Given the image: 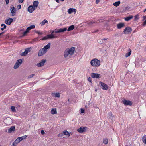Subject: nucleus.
<instances>
[{
    "mask_svg": "<svg viewBox=\"0 0 146 146\" xmlns=\"http://www.w3.org/2000/svg\"><path fill=\"white\" fill-rule=\"evenodd\" d=\"M13 19L11 18H9L8 20H6L5 21V23L7 25H10L13 21Z\"/></svg>",
    "mask_w": 146,
    "mask_h": 146,
    "instance_id": "14",
    "label": "nucleus"
},
{
    "mask_svg": "<svg viewBox=\"0 0 146 146\" xmlns=\"http://www.w3.org/2000/svg\"><path fill=\"white\" fill-rule=\"evenodd\" d=\"M99 21L98 22H96L95 21H90L89 22H88L87 23V24L90 26L92 25H93L94 23H98L99 22H100L99 21Z\"/></svg>",
    "mask_w": 146,
    "mask_h": 146,
    "instance_id": "23",
    "label": "nucleus"
},
{
    "mask_svg": "<svg viewBox=\"0 0 146 146\" xmlns=\"http://www.w3.org/2000/svg\"><path fill=\"white\" fill-rule=\"evenodd\" d=\"M63 132H62V133H59V134H58V137H62L64 135V134H63Z\"/></svg>",
    "mask_w": 146,
    "mask_h": 146,
    "instance_id": "38",
    "label": "nucleus"
},
{
    "mask_svg": "<svg viewBox=\"0 0 146 146\" xmlns=\"http://www.w3.org/2000/svg\"><path fill=\"white\" fill-rule=\"evenodd\" d=\"M19 2L20 3H22L23 2L24 0H18Z\"/></svg>",
    "mask_w": 146,
    "mask_h": 146,
    "instance_id": "50",
    "label": "nucleus"
},
{
    "mask_svg": "<svg viewBox=\"0 0 146 146\" xmlns=\"http://www.w3.org/2000/svg\"><path fill=\"white\" fill-rule=\"evenodd\" d=\"M15 126H12L8 130V132L9 133H11L12 132H14L15 131Z\"/></svg>",
    "mask_w": 146,
    "mask_h": 146,
    "instance_id": "19",
    "label": "nucleus"
},
{
    "mask_svg": "<svg viewBox=\"0 0 146 146\" xmlns=\"http://www.w3.org/2000/svg\"><path fill=\"white\" fill-rule=\"evenodd\" d=\"M63 134H64V135H67L68 136H70L69 133L67 130H65L63 131Z\"/></svg>",
    "mask_w": 146,
    "mask_h": 146,
    "instance_id": "30",
    "label": "nucleus"
},
{
    "mask_svg": "<svg viewBox=\"0 0 146 146\" xmlns=\"http://www.w3.org/2000/svg\"><path fill=\"white\" fill-rule=\"evenodd\" d=\"M132 31V28L129 27H126L124 30L123 33L125 34H129Z\"/></svg>",
    "mask_w": 146,
    "mask_h": 146,
    "instance_id": "7",
    "label": "nucleus"
},
{
    "mask_svg": "<svg viewBox=\"0 0 146 146\" xmlns=\"http://www.w3.org/2000/svg\"><path fill=\"white\" fill-rule=\"evenodd\" d=\"M99 31L98 30H97L96 31H94L93 32L94 33H95V32H98V31Z\"/></svg>",
    "mask_w": 146,
    "mask_h": 146,
    "instance_id": "59",
    "label": "nucleus"
},
{
    "mask_svg": "<svg viewBox=\"0 0 146 146\" xmlns=\"http://www.w3.org/2000/svg\"><path fill=\"white\" fill-rule=\"evenodd\" d=\"M34 74H32L31 75H30L28 76V78H30L33 77L35 76Z\"/></svg>",
    "mask_w": 146,
    "mask_h": 146,
    "instance_id": "41",
    "label": "nucleus"
},
{
    "mask_svg": "<svg viewBox=\"0 0 146 146\" xmlns=\"http://www.w3.org/2000/svg\"><path fill=\"white\" fill-rule=\"evenodd\" d=\"M122 102L124 105L126 106H131L132 104V103L131 101L129 100H127L125 99L123 100Z\"/></svg>",
    "mask_w": 146,
    "mask_h": 146,
    "instance_id": "9",
    "label": "nucleus"
},
{
    "mask_svg": "<svg viewBox=\"0 0 146 146\" xmlns=\"http://www.w3.org/2000/svg\"><path fill=\"white\" fill-rule=\"evenodd\" d=\"M17 7L18 8V10L20 9L21 7V5H19L17 6Z\"/></svg>",
    "mask_w": 146,
    "mask_h": 146,
    "instance_id": "47",
    "label": "nucleus"
},
{
    "mask_svg": "<svg viewBox=\"0 0 146 146\" xmlns=\"http://www.w3.org/2000/svg\"><path fill=\"white\" fill-rule=\"evenodd\" d=\"M29 32L28 31H27L26 30L24 32L23 34V36H25L26 35V34H27V33H28Z\"/></svg>",
    "mask_w": 146,
    "mask_h": 146,
    "instance_id": "43",
    "label": "nucleus"
},
{
    "mask_svg": "<svg viewBox=\"0 0 146 146\" xmlns=\"http://www.w3.org/2000/svg\"><path fill=\"white\" fill-rule=\"evenodd\" d=\"M4 33V32H3L0 33V35H1V34H3Z\"/></svg>",
    "mask_w": 146,
    "mask_h": 146,
    "instance_id": "62",
    "label": "nucleus"
},
{
    "mask_svg": "<svg viewBox=\"0 0 146 146\" xmlns=\"http://www.w3.org/2000/svg\"><path fill=\"white\" fill-rule=\"evenodd\" d=\"M133 17L132 15H129V16L125 18V19L126 21H128L130 20Z\"/></svg>",
    "mask_w": 146,
    "mask_h": 146,
    "instance_id": "24",
    "label": "nucleus"
},
{
    "mask_svg": "<svg viewBox=\"0 0 146 146\" xmlns=\"http://www.w3.org/2000/svg\"><path fill=\"white\" fill-rule=\"evenodd\" d=\"M27 137V136L26 135L22 136L21 137H19V139H20V141H21L22 140H23V139H25Z\"/></svg>",
    "mask_w": 146,
    "mask_h": 146,
    "instance_id": "33",
    "label": "nucleus"
},
{
    "mask_svg": "<svg viewBox=\"0 0 146 146\" xmlns=\"http://www.w3.org/2000/svg\"><path fill=\"white\" fill-rule=\"evenodd\" d=\"M12 35L11 33H6L5 34L4 36H11Z\"/></svg>",
    "mask_w": 146,
    "mask_h": 146,
    "instance_id": "37",
    "label": "nucleus"
},
{
    "mask_svg": "<svg viewBox=\"0 0 146 146\" xmlns=\"http://www.w3.org/2000/svg\"><path fill=\"white\" fill-rule=\"evenodd\" d=\"M146 18V17L145 16H143V20H145Z\"/></svg>",
    "mask_w": 146,
    "mask_h": 146,
    "instance_id": "55",
    "label": "nucleus"
},
{
    "mask_svg": "<svg viewBox=\"0 0 146 146\" xmlns=\"http://www.w3.org/2000/svg\"><path fill=\"white\" fill-rule=\"evenodd\" d=\"M56 1L57 3H59V0H56Z\"/></svg>",
    "mask_w": 146,
    "mask_h": 146,
    "instance_id": "58",
    "label": "nucleus"
},
{
    "mask_svg": "<svg viewBox=\"0 0 146 146\" xmlns=\"http://www.w3.org/2000/svg\"><path fill=\"white\" fill-rule=\"evenodd\" d=\"M26 31H28V32H29V29H28V28H27L26 29Z\"/></svg>",
    "mask_w": 146,
    "mask_h": 146,
    "instance_id": "54",
    "label": "nucleus"
},
{
    "mask_svg": "<svg viewBox=\"0 0 146 146\" xmlns=\"http://www.w3.org/2000/svg\"><path fill=\"white\" fill-rule=\"evenodd\" d=\"M18 144L15 141L12 144V145L13 146H16L17 145V144Z\"/></svg>",
    "mask_w": 146,
    "mask_h": 146,
    "instance_id": "42",
    "label": "nucleus"
},
{
    "mask_svg": "<svg viewBox=\"0 0 146 146\" xmlns=\"http://www.w3.org/2000/svg\"><path fill=\"white\" fill-rule=\"evenodd\" d=\"M108 143V140L107 139H104L103 143L105 144H107Z\"/></svg>",
    "mask_w": 146,
    "mask_h": 146,
    "instance_id": "36",
    "label": "nucleus"
},
{
    "mask_svg": "<svg viewBox=\"0 0 146 146\" xmlns=\"http://www.w3.org/2000/svg\"><path fill=\"white\" fill-rule=\"evenodd\" d=\"M11 13V15L12 16H14L15 15L16 9L13 6V7H11L10 9Z\"/></svg>",
    "mask_w": 146,
    "mask_h": 146,
    "instance_id": "13",
    "label": "nucleus"
},
{
    "mask_svg": "<svg viewBox=\"0 0 146 146\" xmlns=\"http://www.w3.org/2000/svg\"><path fill=\"white\" fill-rule=\"evenodd\" d=\"M47 23L48 21L46 19H44L40 23V24L41 26H43L46 23Z\"/></svg>",
    "mask_w": 146,
    "mask_h": 146,
    "instance_id": "32",
    "label": "nucleus"
},
{
    "mask_svg": "<svg viewBox=\"0 0 146 146\" xmlns=\"http://www.w3.org/2000/svg\"><path fill=\"white\" fill-rule=\"evenodd\" d=\"M35 8L32 5H30L28 7V11L30 13H32L35 10Z\"/></svg>",
    "mask_w": 146,
    "mask_h": 146,
    "instance_id": "15",
    "label": "nucleus"
},
{
    "mask_svg": "<svg viewBox=\"0 0 146 146\" xmlns=\"http://www.w3.org/2000/svg\"><path fill=\"white\" fill-rule=\"evenodd\" d=\"M108 117L111 120H113L114 118V116L111 113L108 114Z\"/></svg>",
    "mask_w": 146,
    "mask_h": 146,
    "instance_id": "22",
    "label": "nucleus"
},
{
    "mask_svg": "<svg viewBox=\"0 0 146 146\" xmlns=\"http://www.w3.org/2000/svg\"><path fill=\"white\" fill-rule=\"evenodd\" d=\"M41 133L42 135H44L45 133L44 131V130H42L41 131Z\"/></svg>",
    "mask_w": 146,
    "mask_h": 146,
    "instance_id": "48",
    "label": "nucleus"
},
{
    "mask_svg": "<svg viewBox=\"0 0 146 146\" xmlns=\"http://www.w3.org/2000/svg\"><path fill=\"white\" fill-rule=\"evenodd\" d=\"M28 28V29H29V30H31V28H30L29 27H27Z\"/></svg>",
    "mask_w": 146,
    "mask_h": 146,
    "instance_id": "61",
    "label": "nucleus"
},
{
    "mask_svg": "<svg viewBox=\"0 0 146 146\" xmlns=\"http://www.w3.org/2000/svg\"><path fill=\"white\" fill-rule=\"evenodd\" d=\"M55 37H43V38L41 39L42 40H46L48 39H52Z\"/></svg>",
    "mask_w": 146,
    "mask_h": 146,
    "instance_id": "29",
    "label": "nucleus"
},
{
    "mask_svg": "<svg viewBox=\"0 0 146 146\" xmlns=\"http://www.w3.org/2000/svg\"><path fill=\"white\" fill-rule=\"evenodd\" d=\"M22 62L23 61L22 59H19L17 60L14 65V68L15 69L17 68Z\"/></svg>",
    "mask_w": 146,
    "mask_h": 146,
    "instance_id": "4",
    "label": "nucleus"
},
{
    "mask_svg": "<svg viewBox=\"0 0 146 146\" xmlns=\"http://www.w3.org/2000/svg\"><path fill=\"white\" fill-rule=\"evenodd\" d=\"M5 25V24H1V26H4V25Z\"/></svg>",
    "mask_w": 146,
    "mask_h": 146,
    "instance_id": "63",
    "label": "nucleus"
},
{
    "mask_svg": "<svg viewBox=\"0 0 146 146\" xmlns=\"http://www.w3.org/2000/svg\"><path fill=\"white\" fill-rule=\"evenodd\" d=\"M6 27V26L5 25H4V27H3V28L4 29H5Z\"/></svg>",
    "mask_w": 146,
    "mask_h": 146,
    "instance_id": "56",
    "label": "nucleus"
},
{
    "mask_svg": "<svg viewBox=\"0 0 146 146\" xmlns=\"http://www.w3.org/2000/svg\"><path fill=\"white\" fill-rule=\"evenodd\" d=\"M39 2L38 1H34L33 3V6L34 8L37 7L38 5Z\"/></svg>",
    "mask_w": 146,
    "mask_h": 146,
    "instance_id": "21",
    "label": "nucleus"
},
{
    "mask_svg": "<svg viewBox=\"0 0 146 146\" xmlns=\"http://www.w3.org/2000/svg\"><path fill=\"white\" fill-rule=\"evenodd\" d=\"M146 9H145L143 11V12H146Z\"/></svg>",
    "mask_w": 146,
    "mask_h": 146,
    "instance_id": "64",
    "label": "nucleus"
},
{
    "mask_svg": "<svg viewBox=\"0 0 146 146\" xmlns=\"http://www.w3.org/2000/svg\"><path fill=\"white\" fill-rule=\"evenodd\" d=\"M125 26V23H121L117 25V28L118 29H120L124 27Z\"/></svg>",
    "mask_w": 146,
    "mask_h": 146,
    "instance_id": "16",
    "label": "nucleus"
},
{
    "mask_svg": "<svg viewBox=\"0 0 146 146\" xmlns=\"http://www.w3.org/2000/svg\"><path fill=\"white\" fill-rule=\"evenodd\" d=\"M99 85H100L101 88L104 90H107L108 89V86L105 83L101 81L99 82Z\"/></svg>",
    "mask_w": 146,
    "mask_h": 146,
    "instance_id": "5",
    "label": "nucleus"
},
{
    "mask_svg": "<svg viewBox=\"0 0 146 146\" xmlns=\"http://www.w3.org/2000/svg\"><path fill=\"white\" fill-rule=\"evenodd\" d=\"M138 16L137 15H135V18H134V20H136L137 19H138Z\"/></svg>",
    "mask_w": 146,
    "mask_h": 146,
    "instance_id": "49",
    "label": "nucleus"
},
{
    "mask_svg": "<svg viewBox=\"0 0 146 146\" xmlns=\"http://www.w3.org/2000/svg\"><path fill=\"white\" fill-rule=\"evenodd\" d=\"M67 28L66 27L63 28H61L59 29H56L53 31L50 30V32H48V33H51V34H48L46 36H55L56 33L61 32H63L66 31Z\"/></svg>",
    "mask_w": 146,
    "mask_h": 146,
    "instance_id": "1",
    "label": "nucleus"
},
{
    "mask_svg": "<svg viewBox=\"0 0 146 146\" xmlns=\"http://www.w3.org/2000/svg\"><path fill=\"white\" fill-rule=\"evenodd\" d=\"M6 2V3L7 5L9 4V0H5Z\"/></svg>",
    "mask_w": 146,
    "mask_h": 146,
    "instance_id": "51",
    "label": "nucleus"
},
{
    "mask_svg": "<svg viewBox=\"0 0 146 146\" xmlns=\"http://www.w3.org/2000/svg\"><path fill=\"white\" fill-rule=\"evenodd\" d=\"M121 2L120 1H118L117 2H116L113 3V5L116 7H117L120 4Z\"/></svg>",
    "mask_w": 146,
    "mask_h": 146,
    "instance_id": "28",
    "label": "nucleus"
},
{
    "mask_svg": "<svg viewBox=\"0 0 146 146\" xmlns=\"http://www.w3.org/2000/svg\"><path fill=\"white\" fill-rule=\"evenodd\" d=\"M31 48H28L25 49L24 52H22L21 53L20 55L22 56H26L28 53L29 52H30V49Z\"/></svg>",
    "mask_w": 146,
    "mask_h": 146,
    "instance_id": "8",
    "label": "nucleus"
},
{
    "mask_svg": "<svg viewBox=\"0 0 146 146\" xmlns=\"http://www.w3.org/2000/svg\"><path fill=\"white\" fill-rule=\"evenodd\" d=\"M76 10L74 8H70L68 10V12L69 14H71L72 12L76 13Z\"/></svg>",
    "mask_w": 146,
    "mask_h": 146,
    "instance_id": "17",
    "label": "nucleus"
},
{
    "mask_svg": "<svg viewBox=\"0 0 146 146\" xmlns=\"http://www.w3.org/2000/svg\"><path fill=\"white\" fill-rule=\"evenodd\" d=\"M35 32L36 33L38 34L39 35H42L43 33L40 31H35Z\"/></svg>",
    "mask_w": 146,
    "mask_h": 146,
    "instance_id": "31",
    "label": "nucleus"
},
{
    "mask_svg": "<svg viewBox=\"0 0 146 146\" xmlns=\"http://www.w3.org/2000/svg\"><path fill=\"white\" fill-rule=\"evenodd\" d=\"M129 52L126 53L125 56L126 57H128L130 56L131 54V50L129 48L128 50Z\"/></svg>",
    "mask_w": 146,
    "mask_h": 146,
    "instance_id": "25",
    "label": "nucleus"
},
{
    "mask_svg": "<svg viewBox=\"0 0 146 146\" xmlns=\"http://www.w3.org/2000/svg\"><path fill=\"white\" fill-rule=\"evenodd\" d=\"M55 96L57 97H60V93H56L55 94Z\"/></svg>",
    "mask_w": 146,
    "mask_h": 146,
    "instance_id": "39",
    "label": "nucleus"
},
{
    "mask_svg": "<svg viewBox=\"0 0 146 146\" xmlns=\"http://www.w3.org/2000/svg\"><path fill=\"white\" fill-rule=\"evenodd\" d=\"M19 138L18 137L16 140L15 141L17 143H19L21 141L20 140V139H19Z\"/></svg>",
    "mask_w": 146,
    "mask_h": 146,
    "instance_id": "40",
    "label": "nucleus"
},
{
    "mask_svg": "<svg viewBox=\"0 0 146 146\" xmlns=\"http://www.w3.org/2000/svg\"><path fill=\"white\" fill-rule=\"evenodd\" d=\"M146 24V19L145 21L143 23V25H145Z\"/></svg>",
    "mask_w": 146,
    "mask_h": 146,
    "instance_id": "52",
    "label": "nucleus"
},
{
    "mask_svg": "<svg viewBox=\"0 0 146 146\" xmlns=\"http://www.w3.org/2000/svg\"><path fill=\"white\" fill-rule=\"evenodd\" d=\"M46 59H42L41 60L40 62L36 64V66L38 67H40L43 66L44 65V63L46 62Z\"/></svg>",
    "mask_w": 146,
    "mask_h": 146,
    "instance_id": "10",
    "label": "nucleus"
},
{
    "mask_svg": "<svg viewBox=\"0 0 146 146\" xmlns=\"http://www.w3.org/2000/svg\"><path fill=\"white\" fill-rule=\"evenodd\" d=\"M107 39L106 38H104L103 39H99L98 40V42L100 44H102L103 43L105 42Z\"/></svg>",
    "mask_w": 146,
    "mask_h": 146,
    "instance_id": "20",
    "label": "nucleus"
},
{
    "mask_svg": "<svg viewBox=\"0 0 146 146\" xmlns=\"http://www.w3.org/2000/svg\"><path fill=\"white\" fill-rule=\"evenodd\" d=\"M46 52L45 50H44L42 48L39 51L38 55L39 56H43Z\"/></svg>",
    "mask_w": 146,
    "mask_h": 146,
    "instance_id": "12",
    "label": "nucleus"
},
{
    "mask_svg": "<svg viewBox=\"0 0 146 146\" xmlns=\"http://www.w3.org/2000/svg\"><path fill=\"white\" fill-rule=\"evenodd\" d=\"M28 28V29H29V30H31V28H30L29 27H27Z\"/></svg>",
    "mask_w": 146,
    "mask_h": 146,
    "instance_id": "60",
    "label": "nucleus"
},
{
    "mask_svg": "<svg viewBox=\"0 0 146 146\" xmlns=\"http://www.w3.org/2000/svg\"><path fill=\"white\" fill-rule=\"evenodd\" d=\"M11 109L12 111L13 112H15L16 111L15 107L13 106H11Z\"/></svg>",
    "mask_w": 146,
    "mask_h": 146,
    "instance_id": "34",
    "label": "nucleus"
},
{
    "mask_svg": "<svg viewBox=\"0 0 146 146\" xmlns=\"http://www.w3.org/2000/svg\"><path fill=\"white\" fill-rule=\"evenodd\" d=\"M74 28V25H72L70 26L68 28L67 30L68 31L73 30Z\"/></svg>",
    "mask_w": 146,
    "mask_h": 146,
    "instance_id": "27",
    "label": "nucleus"
},
{
    "mask_svg": "<svg viewBox=\"0 0 146 146\" xmlns=\"http://www.w3.org/2000/svg\"><path fill=\"white\" fill-rule=\"evenodd\" d=\"M88 81H89L91 83H92V78L89 77L88 78Z\"/></svg>",
    "mask_w": 146,
    "mask_h": 146,
    "instance_id": "46",
    "label": "nucleus"
},
{
    "mask_svg": "<svg viewBox=\"0 0 146 146\" xmlns=\"http://www.w3.org/2000/svg\"><path fill=\"white\" fill-rule=\"evenodd\" d=\"M87 129L88 128L86 127L81 126L77 129V131L79 133H82L86 132Z\"/></svg>",
    "mask_w": 146,
    "mask_h": 146,
    "instance_id": "6",
    "label": "nucleus"
},
{
    "mask_svg": "<svg viewBox=\"0 0 146 146\" xmlns=\"http://www.w3.org/2000/svg\"><path fill=\"white\" fill-rule=\"evenodd\" d=\"M39 40V37H37L33 40V42H35L38 41Z\"/></svg>",
    "mask_w": 146,
    "mask_h": 146,
    "instance_id": "35",
    "label": "nucleus"
},
{
    "mask_svg": "<svg viewBox=\"0 0 146 146\" xmlns=\"http://www.w3.org/2000/svg\"><path fill=\"white\" fill-rule=\"evenodd\" d=\"M85 107L86 108H88V106L87 105H85Z\"/></svg>",
    "mask_w": 146,
    "mask_h": 146,
    "instance_id": "57",
    "label": "nucleus"
},
{
    "mask_svg": "<svg viewBox=\"0 0 146 146\" xmlns=\"http://www.w3.org/2000/svg\"><path fill=\"white\" fill-rule=\"evenodd\" d=\"M75 48L72 47L68 49H66L64 52V56L65 58L67 57L69 54L72 55L73 54L75 51Z\"/></svg>",
    "mask_w": 146,
    "mask_h": 146,
    "instance_id": "2",
    "label": "nucleus"
},
{
    "mask_svg": "<svg viewBox=\"0 0 146 146\" xmlns=\"http://www.w3.org/2000/svg\"><path fill=\"white\" fill-rule=\"evenodd\" d=\"M29 27L30 28H31V29L34 28L35 27V25H31Z\"/></svg>",
    "mask_w": 146,
    "mask_h": 146,
    "instance_id": "44",
    "label": "nucleus"
},
{
    "mask_svg": "<svg viewBox=\"0 0 146 146\" xmlns=\"http://www.w3.org/2000/svg\"><path fill=\"white\" fill-rule=\"evenodd\" d=\"M100 63V60L96 58L90 61V64L93 66L98 67Z\"/></svg>",
    "mask_w": 146,
    "mask_h": 146,
    "instance_id": "3",
    "label": "nucleus"
},
{
    "mask_svg": "<svg viewBox=\"0 0 146 146\" xmlns=\"http://www.w3.org/2000/svg\"><path fill=\"white\" fill-rule=\"evenodd\" d=\"M99 2H100L99 0H96V4H98L99 3Z\"/></svg>",
    "mask_w": 146,
    "mask_h": 146,
    "instance_id": "53",
    "label": "nucleus"
},
{
    "mask_svg": "<svg viewBox=\"0 0 146 146\" xmlns=\"http://www.w3.org/2000/svg\"><path fill=\"white\" fill-rule=\"evenodd\" d=\"M100 74H99L93 73L91 74V77L93 78H100Z\"/></svg>",
    "mask_w": 146,
    "mask_h": 146,
    "instance_id": "11",
    "label": "nucleus"
},
{
    "mask_svg": "<svg viewBox=\"0 0 146 146\" xmlns=\"http://www.w3.org/2000/svg\"><path fill=\"white\" fill-rule=\"evenodd\" d=\"M50 43H49L47 45L44 46V48H42L44 50H45V51L46 52L47 51V49H48L50 48Z\"/></svg>",
    "mask_w": 146,
    "mask_h": 146,
    "instance_id": "18",
    "label": "nucleus"
},
{
    "mask_svg": "<svg viewBox=\"0 0 146 146\" xmlns=\"http://www.w3.org/2000/svg\"><path fill=\"white\" fill-rule=\"evenodd\" d=\"M51 113L52 114H54L57 113V111L56 108H53L51 111Z\"/></svg>",
    "mask_w": 146,
    "mask_h": 146,
    "instance_id": "26",
    "label": "nucleus"
},
{
    "mask_svg": "<svg viewBox=\"0 0 146 146\" xmlns=\"http://www.w3.org/2000/svg\"><path fill=\"white\" fill-rule=\"evenodd\" d=\"M80 110H81V113H83L84 112L85 110H84V109L82 108L80 109Z\"/></svg>",
    "mask_w": 146,
    "mask_h": 146,
    "instance_id": "45",
    "label": "nucleus"
}]
</instances>
